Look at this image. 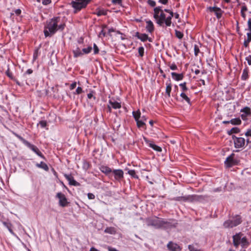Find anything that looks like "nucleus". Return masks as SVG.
<instances>
[{
  "mask_svg": "<svg viewBox=\"0 0 251 251\" xmlns=\"http://www.w3.org/2000/svg\"><path fill=\"white\" fill-rule=\"evenodd\" d=\"M60 20V18L59 17H56L47 21L44 30L45 37L51 36L57 30H63L64 29L65 24L64 23L58 24Z\"/></svg>",
  "mask_w": 251,
  "mask_h": 251,
  "instance_id": "obj_1",
  "label": "nucleus"
},
{
  "mask_svg": "<svg viewBox=\"0 0 251 251\" xmlns=\"http://www.w3.org/2000/svg\"><path fill=\"white\" fill-rule=\"evenodd\" d=\"M147 225L153 226L155 228L166 227L169 224L167 221L159 219L156 217H149L145 220Z\"/></svg>",
  "mask_w": 251,
  "mask_h": 251,
  "instance_id": "obj_2",
  "label": "nucleus"
},
{
  "mask_svg": "<svg viewBox=\"0 0 251 251\" xmlns=\"http://www.w3.org/2000/svg\"><path fill=\"white\" fill-rule=\"evenodd\" d=\"M153 18L156 20V23L162 26L164 23L166 24V16L160 6L155 7L153 9Z\"/></svg>",
  "mask_w": 251,
  "mask_h": 251,
  "instance_id": "obj_3",
  "label": "nucleus"
},
{
  "mask_svg": "<svg viewBox=\"0 0 251 251\" xmlns=\"http://www.w3.org/2000/svg\"><path fill=\"white\" fill-rule=\"evenodd\" d=\"M14 134L16 137H17L21 141L23 142V143L27 147L31 149L33 151H34L37 155L40 156L41 157L44 158V156L42 153V152L40 151L39 149L34 145L30 144L29 142L25 140L22 136L18 135L17 133H14Z\"/></svg>",
  "mask_w": 251,
  "mask_h": 251,
  "instance_id": "obj_4",
  "label": "nucleus"
},
{
  "mask_svg": "<svg viewBox=\"0 0 251 251\" xmlns=\"http://www.w3.org/2000/svg\"><path fill=\"white\" fill-rule=\"evenodd\" d=\"M241 222L242 219L240 216L236 215L232 219L225 221L223 226L225 228H232L239 225Z\"/></svg>",
  "mask_w": 251,
  "mask_h": 251,
  "instance_id": "obj_5",
  "label": "nucleus"
},
{
  "mask_svg": "<svg viewBox=\"0 0 251 251\" xmlns=\"http://www.w3.org/2000/svg\"><path fill=\"white\" fill-rule=\"evenodd\" d=\"M89 0H75L72 1L73 8L75 9V12L80 11L85 8L88 3Z\"/></svg>",
  "mask_w": 251,
  "mask_h": 251,
  "instance_id": "obj_6",
  "label": "nucleus"
},
{
  "mask_svg": "<svg viewBox=\"0 0 251 251\" xmlns=\"http://www.w3.org/2000/svg\"><path fill=\"white\" fill-rule=\"evenodd\" d=\"M234 147L236 149L243 148L245 144V139L242 137H237L235 135L232 136Z\"/></svg>",
  "mask_w": 251,
  "mask_h": 251,
  "instance_id": "obj_7",
  "label": "nucleus"
},
{
  "mask_svg": "<svg viewBox=\"0 0 251 251\" xmlns=\"http://www.w3.org/2000/svg\"><path fill=\"white\" fill-rule=\"evenodd\" d=\"M56 197L59 199V204L62 207H65L68 205L69 202L65 195L61 192L57 193Z\"/></svg>",
  "mask_w": 251,
  "mask_h": 251,
  "instance_id": "obj_8",
  "label": "nucleus"
},
{
  "mask_svg": "<svg viewBox=\"0 0 251 251\" xmlns=\"http://www.w3.org/2000/svg\"><path fill=\"white\" fill-rule=\"evenodd\" d=\"M207 9L210 12H214L218 19H220L221 18L223 11L221 10L220 8L214 6L209 7L207 8Z\"/></svg>",
  "mask_w": 251,
  "mask_h": 251,
  "instance_id": "obj_9",
  "label": "nucleus"
},
{
  "mask_svg": "<svg viewBox=\"0 0 251 251\" xmlns=\"http://www.w3.org/2000/svg\"><path fill=\"white\" fill-rule=\"evenodd\" d=\"M135 36L142 42H146L147 40L150 42L152 41V39L149 37L148 35L145 33H140L138 32H136Z\"/></svg>",
  "mask_w": 251,
  "mask_h": 251,
  "instance_id": "obj_10",
  "label": "nucleus"
},
{
  "mask_svg": "<svg viewBox=\"0 0 251 251\" xmlns=\"http://www.w3.org/2000/svg\"><path fill=\"white\" fill-rule=\"evenodd\" d=\"M112 172L114 178L117 180L120 181L124 177V172L121 169L114 170Z\"/></svg>",
  "mask_w": 251,
  "mask_h": 251,
  "instance_id": "obj_11",
  "label": "nucleus"
},
{
  "mask_svg": "<svg viewBox=\"0 0 251 251\" xmlns=\"http://www.w3.org/2000/svg\"><path fill=\"white\" fill-rule=\"evenodd\" d=\"M201 198V196L188 195L184 196L183 201L193 202L199 201Z\"/></svg>",
  "mask_w": 251,
  "mask_h": 251,
  "instance_id": "obj_12",
  "label": "nucleus"
},
{
  "mask_svg": "<svg viewBox=\"0 0 251 251\" xmlns=\"http://www.w3.org/2000/svg\"><path fill=\"white\" fill-rule=\"evenodd\" d=\"M167 248L170 251H180L181 250V248L179 246L171 241L169 242L168 244Z\"/></svg>",
  "mask_w": 251,
  "mask_h": 251,
  "instance_id": "obj_13",
  "label": "nucleus"
},
{
  "mask_svg": "<svg viewBox=\"0 0 251 251\" xmlns=\"http://www.w3.org/2000/svg\"><path fill=\"white\" fill-rule=\"evenodd\" d=\"M234 156V154L232 153L230 155L226 158V161H225V164L226 167H230L235 164V161L233 159Z\"/></svg>",
  "mask_w": 251,
  "mask_h": 251,
  "instance_id": "obj_14",
  "label": "nucleus"
},
{
  "mask_svg": "<svg viewBox=\"0 0 251 251\" xmlns=\"http://www.w3.org/2000/svg\"><path fill=\"white\" fill-rule=\"evenodd\" d=\"M144 140L145 141V142L149 144V146L152 148L154 150L161 152L162 151V149L160 147L158 146L155 144H154L153 143L150 142L147 138L144 137Z\"/></svg>",
  "mask_w": 251,
  "mask_h": 251,
  "instance_id": "obj_15",
  "label": "nucleus"
},
{
  "mask_svg": "<svg viewBox=\"0 0 251 251\" xmlns=\"http://www.w3.org/2000/svg\"><path fill=\"white\" fill-rule=\"evenodd\" d=\"M242 235L241 233H239L233 236V243L235 247H237L240 244Z\"/></svg>",
  "mask_w": 251,
  "mask_h": 251,
  "instance_id": "obj_16",
  "label": "nucleus"
},
{
  "mask_svg": "<svg viewBox=\"0 0 251 251\" xmlns=\"http://www.w3.org/2000/svg\"><path fill=\"white\" fill-rule=\"evenodd\" d=\"M65 177L67 179V180L69 182V184L74 186H78L79 185V183L76 181L73 176L71 175H67L65 174L64 175Z\"/></svg>",
  "mask_w": 251,
  "mask_h": 251,
  "instance_id": "obj_17",
  "label": "nucleus"
},
{
  "mask_svg": "<svg viewBox=\"0 0 251 251\" xmlns=\"http://www.w3.org/2000/svg\"><path fill=\"white\" fill-rule=\"evenodd\" d=\"M181 101L185 102L189 105L191 104L190 99L188 97L187 92H182L180 95Z\"/></svg>",
  "mask_w": 251,
  "mask_h": 251,
  "instance_id": "obj_18",
  "label": "nucleus"
},
{
  "mask_svg": "<svg viewBox=\"0 0 251 251\" xmlns=\"http://www.w3.org/2000/svg\"><path fill=\"white\" fill-rule=\"evenodd\" d=\"M164 11L169 13V16L166 18V25L170 26L172 24V18L174 16V13L169 9H165Z\"/></svg>",
  "mask_w": 251,
  "mask_h": 251,
  "instance_id": "obj_19",
  "label": "nucleus"
},
{
  "mask_svg": "<svg viewBox=\"0 0 251 251\" xmlns=\"http://www.w3.org/2000/svg\"><path fill=\"white\" fill-rule=\"evenodd\" d=\"M147 25L146 26L147 30L150 33H152L154 31V25L153 23L149 20L146 22Z\"/></svg>",
  "mask_w": 251,
  "mask_h": 251,
  "instance_id": "obj_20",
  "label": "nucleus"
},
{
  "mask_svg": "<svg viewBox=\"0 0 251 251\" xmlns=\"http://www.w3.org/2000/svg\"><path fill=\"white\" fill-rule=\"evenodd\" d=\"M171 75L173 78L176 80V81L182 80L184 76L183 74H177L175 72H172L171 73Z\"/></svg>",
  "mask_w": 251,
  "mask_h": 251,
  "instance_id": "obj_21",
  "label": "nucleus"
},
{
  "mask_svg": "<svg viewBox=\"0 0 251 251\" xmlns=\"http://www.w3.org/2000/svg\"><path fill=\"white\" fill-rule=\"evenodd\" d=\"M249 69L247 67L245 68L243 70L242 75H241V79L243 80H246L249 78Z\"/></svg>",
  "mask_w": 251,
  "mask_h": 251,
  "instance_id": "obj_22",
  "label": "nucleus"
},
{
  "mask_svg": "<svg viewBox=\"0 0 251 251\" xmlns=\"http://www.w3.org/2000/svg\"><path fill=\"white\" fill-rule=\"evenodd\" d=\"M109 103L110 104V106H108L109 111H110L111 110V107L114 109L120 108L121 107L120 103L118 102L117 101L112 102L111 101H110Z\"/></svg>",
  "mask_w": 251,
  "mask_h": 251,
  "instance_id": "obj_23",
  "label": "nucleus"
},
{
  "mask_svg": "<svg viewBox=\"0 0 251 251\" xmlns=\"http://www.w3.org/2000/svg\"><path fill=\"white\" fill-rule=\"evenodd\" d=\"M100 170L103 173L108 175V174L111 173L112 171L111 169L105 166H101L100 167Z\"/></svg>",
  "mask_w": 251,
  "mask_h": 251,
  "instance_id": "obj_24",
  "label": "nucleus"
},
{
  "mask_svg": "<svg viewBox=\"0 0 251 251\" xmlns=\"http://www.w3.org/2000/svg\"><path fill=\"white\" fill-rule=\"evenodd\" d=\"M104 232L110 234H115L116 233V229L114 227H107L105 229Z\"/></svg>",
  "mask_w": 251,
  "mask_h": 251,
  "instance_id": "obj_25",
  "label": "nucleus"
},
{
  "mask_svg": "<svg viewBox=\"0 0 251 251\" xmlns=\"http://www.w3.org/2000/svg\"><path fill=\"white\" fill-rule=\"evenodd\" d=\"M36 166L38 168H42L46 171H48L49 169L48 165L43 162H41L40 163H37Z\"/></svg>",
  "mask_w": 251,
  "mask_h": 251,
  "instance_id": "obj_26",
  "label": "nucleus"
},
{
  "mask_svg": "<svg viewBox=\"0 0 251 251\" xmlns=\"http://www.w3.org/2000/svg\"><path fill=\"white\" fill-rule=\"evenodd\" d=\"M240 244L241 245L243 248H246L249 246V243L246 237H244L243 238H241Z\"/></svg>",
  "mask_w": 251,
  "mask_h": 251,
  "instance_id": "obj_27",
  "label": "nucleus"
},
{
  "mask_svg": "<svg viewBox=\"0 0 251 251\" xmlns=\"http://www.w3.org/2000/svg\"><path fill=\"white\" fill-rule=\"evenodd\" d=\"M247 39L245 40L244 42V45L245 47L249 46L250 42L251 41V32L247 33Z\"/></svg>",
  "mask_w": 251,
  "mask_h": 251,
  "instance_id": "obj_28",
  "label": "nucleus"
},
{
  "mask_svg": "<svg viewBox=\"0 0 251 251\" xmlns=\"http://www.w3.org/2000/svg\"><path fill=\"white\" fill-rule=\"evenodd\" d=\"M172 90V85L171 83H167V86L166 88V94H167L168 98L170 97V94Z\"/></svg>",
  "mask_w": 251,
  "mask_h": 251,
  "instance_id": "obj_29",
  "label": "nucleus"
},
{
  "mask_svg": "<svg viewBox=\"0 0 251 251\" xmlns=\"http://www.w3.org/2000/svg\"><path fill=\"white\" fill-rule=\"evenodd\" d=\"M230 123L233 125H238L241 123V121L239 118H235L230 120Z\"/></svg>",
  "mask_w": 251,
  "mask_h": 251,
  "instance_id": "obj_30",
  "label": "nucleus"
},
{
  "mask_svg": "<svg viewBox=\"0 0 251 251\" xmlns=\"http://www.w3.org/2000/svg\"><path fill=\"white\" fill-rule=\"evenodd\" d=\"M240 132V129L237 127L232 128L229 131H228V134L231 135L232 133H237Z\"/></svg>",
  "mask_w": 251,
  "mask_h": 251,
  "instance_id": "obj_31",
  "label": "nucleus"
},
{
  "mask_svg": "<svg viewBox=\"0 0 251 251\" xmlns=\"http://www.w3.org/2000/svg\"><path fill=\"white\" fill-rule=\"evenodd\" d=\"M73 52L75 57H77L83 54V53L78 48H77L75 50H74Z\"/></svg>",
  "mask_w": 251,
  "mask_h": 251,
  "instance_id": "obj_32",
  "label": "nucleus"
},
{
  "mask_svg": "<svg viewBox=\"0 0 251 251\" xmlns=\"http://www.w3.org/2000/svg\"><path fill=\"white\" fill-rule=\"evenodd\" d=\"M140 112L139 110H138L137 111H133V116L135 120V121H137V120H139L140 117Z\"/></svg>",
  "mask_w": 251,
  "mask_h": 251,
  "instance_id": "obj_33",
  "label": "nucleus"
},
{
  "mask_svg": "<svg viewBox=\"0 0 251 251\" xmlns=\"http://www.w3.org/2000/svg\"><path fill=\"white\" fill-rule=\"evenodd\" d=\"M180 87H181L182 92H187L188 89L186 87V82H184L183 83H180L179 84Z\"/></svg>",
  "mask_w": 251,
  "mask_h": 251,
  "instance_id": "obj_34",
  "label": "nucleus"
},
{
  "mask_svg": "<svg viewBox=\"0 0 251 251\" xmlns=\"http://www.w3.org/2000/svg\"><path fill=\"white\" fill-rule=\"evenodd\" d=\"M92 50L91 47L89 46L87 48H84L82 49V51L83 54H88L90 53Z\"/></svg>",
  "mask_w": 251,
  "mask_h": 251,
  "instance_id": "obj_35",
  "label": "nucleus"
},
{
  "mask_svg": "<svg viewBox=\"0 0 251 251\" xmlns=\"http://www.w3.org/2000/svg\"><path fill=\"white\" fill-rule=\"evenodd\" d=\"M175 34H176V37H177L179 39H182L183 36V33L181 32L178 31V30L175 31Z\"/></svg>",
  "mask_w": 251,
  "mask_h": 251,
  "instance_id": "obj_36",
  "label": "nucleus"
},
{
  "mask_svg": "<svg viewBox=\"0 0 251 251\" xmlns=\"http://www.w3.org/2000/svg\"><path fill=\"white\" fill-rule=\"evenodd\" d=\"M137 123V125L138 127H143L145 124L142 120H137V121H136Z\"/></svg>",
  "mask_w": 251,
  "mask_h": 251,
  "instance_id": "obj_37",
  "label": "nucleus"
},
{
  "mask_svg": "<svg viewBox=\"0 0 251 251\" xmlns=\"http://www.w3.org/2000/svg\"><path fill=\"white\" fill-rule=\"evenodd\" d=\"M128 173L129 175L131 176L132 177H133L134 178H138V176L136 174V172H135V170H129L128 172Z\"/></svg>",
  "mask_w": 251,
  "mask_h": 251,
  "instance_id": "obj_38",
  "label": "nucleus"
},
{
  "mask_svg": "<svg viewBox=\"0 0 251 251\" xmlns=\"http://www.w3.org/2000/svg\"><path fill=\"white\" fill-rule=\"evenodd\" d=\"M138 53L141 57H143L144 54V48L143 47H140L138 48Z\"/></svg>",
  "mask_w": 251,
  "mask_h": 251,
  "instance_id": "obj_39",
  "label": "nucleus"
},
{
  "mask_svg": "<svg viewBox=\"0 0 251 251\" xmlns=\"http://www.w3.org/2000/svg\"><path fill=\"white\" fill-rule=\"evenodd\" d=\"M106 14H107L106 11L104 10H100L97 12V15L98 16H100L101 15H106Z\"/></svg>",
  "mask_w": 251,
  "mask_h": 251,
  "instance_id": "obj_40",
  "label": "nucleus"
},
{
  "mask_svg": "<svg viewBox=\"0 0 251 251\" xmlns=\"http://www.w3.org/2000/svg\"><path fill=\"white\" fill-rule=\"evenodd\" d=\"M242 111L245 112L247 115H250L251 114V109L249 107L244 108Z\"/></svg>",
  "mask_w": 251,
  "mask_h": 251,
  "instance_id": "obj_41",
  "label": "nucleus"
},
{
  "mask_svg": "<svg viewBox=\"0 0 251 251\" xmlns=\"http://www.w3.org/2000/svg\"><path fill=\"white\" fill-rule=\"evenodd\" d=\"M14 13H10V16L12 17L13 15H14V14H15L17 16H19L21 13V10L20 9H17L15 10L14 11Z\"/></svg>",
  "mask_w": 251,
  "mask_h": 251,
  "instance_id": "obj_42",
  "label": "nucleus"
},
{
  "mask_svg": "<svg viewBox=\"0 0 251 251\" xmlns=\"http://www.w3.org/2000/svg\"><path fill=\"white\" fill-rule=\"evenodd\" d=\"M147 3L151 7H154L156 5V2L153 0H148Z\"/></svg>",
  "mask_w": 251,
  "mask_h": 251,
  "instance_id": "obj_43",
  "label": "nucleus"
},
{
  "mask_svg": "<svg viewBox=\"0 0 251 251\" xmlns=\"http://www.w3.org/2000/svg\"><path fill=\"white\" fill-rule=\"evenodd\" d=\"M94 53L95 54H98L99 52V49L96 44H94Z\"/></svg>",
  "mask_w": 251,
  "mask_h": 251,
  "instance_id": "obj_44",
  "label": "nucleus"
},
{
  "mask_svg": "<svg viewBox=\"0 0 251 251\" xmlns=\"http://www.w3.org/2000/svg\"><path fill=\"white\" fill-rule=\"evenodd\" d=\"M38 51H39V49H37L36 50H35L34 51V52L33 53V59L34 60H36L38 57Z\"/></svg>",
  "mask_w": 251,
  "mask_h": 251,
  "instance_id": "obj_45",
  "label": "nucleus"
},
{
  "mask_svg": "<svg viewBox=\"0 0 251 251\" xmlns=\"http://www.w3.org/2000/svg\"><path fill=\"white\" fill-rule=\"evenodd\" d=\"M173 200L176 201H183L184 196L177 197L173 198Z\"/></svg>",
  "mask_w": 251,
  "mask_h": 251,
  "instance_id": "obj_46",
  "label": "nucleus"
},
{
  "mask_svg": "<svg viewBox=\"0 0 251 251\" xmlns=\"http://www.w3.org/2000/svg\"><path fill=\"white\" fill-rule=\"evenodd\" d=\"M39 124L42 127H45L47 126V122L46 121H41Z\"/></svg>",
  "mask_w": 251,
  "mask_h": 251,
  "instance_id": "obj_47",
  "label": "nucleus"
},
{
  "mask_svg": "<svg viewBox=\"0 0 251 251\" xmlns=\"http://www.w3.org/2000/svg\"><path fill=\"white\" fill-rule=\"evenodd\" d=\"M170 68L172 70H176L177 69V67L175 63H173L171 65H170Z\"/></svg>",
  "mask_w": 251,
  "mask_h": 251,
  "instance_id": "obj_48",
  "label": "nucleus"
},
{
  "mask_svg": "<svg viewBox=\"0 0 251 251\" xmlns=\"http://www.w3.org/2000/svg\"><path fill=\"white\" fill-rule=\"evenodd\" d=\"M246 60L249 65H251V55H250L246 57Z\"/></svg>",
  "mask_w": 251,
  "mask_h": 251,
  "instance_id": "obj_49",
  "label": "nucleus"
},
{
  "mask_svg": "<svg viewBox=\"0 0 251 251\" xmlns=\"http://www.w3.org/2000/svg\"><path fill=\"white\" fill-rule=\"evenodd\" d=\"M83 92L82 91V89L81 87H78L76 89V93L77 94H80L81 93H82Z\"/></svg>",
  "mask_w": 251,
  "mask_h": 251,
  "instance_id": "obj_50",
  "label": "nucleus"
},
{
  "mask_svg": "<svg viewBox=\"0 0 251 251\" xmlns=\"http://www.w3.org/2000/svg\"><path fill=\"white\" fill-rule=\"evenodd\" d=\"M88 198L90 200L94 199L95 197V195L92 193H88Z\"/></svg>",
  "mask_w": 251,
  "mask_h": 251,
  "instance_id": "obj_51",
  "label": "nucleus"
},
{
  "mask_svg": "<svg viewBox=\"0 0 251 251\" xmlns=\"http://www.w3.org/2000/svg\"><path fill=\"white\" fill-rule=\"evenodd\" d=\"M94 92L92 91L91 93L87 94V97L88 99H91L92 98L95 99V97H94Z\"/></svg>",
  "mask_w": 251,
  "mask_h": 251,
  "instance_id": "obj_52",
  "label": "nucleus"
},
{
  "mask_svg": "<svg viewBox=\"0 0 251 251\" xmlns=\"http://www.w3.org/2000/svg\"><path fill=\"white\" fill-rule=\"evenodd\" d=\"M112 2L113 4H120L122 3V0H112Z\"/></svg>",
  "mask_w": 251,
  "mask_h": 251,
  "instance_id": "obj_53",
  "label": "nucleus"
},
{
  "mask_svg": "<svg viewBox=\"0 0 251 251\" xmlns=\"http://www.w3.org/2000/svg\"><path fill=\"white\" fill-rule=\"evenodd\" d=\"M4 225L6 226L7 227V228H8V230L11 233H13V230L11 229L10 226H11V225H9V224H6V223H3Z\"/></svg>",
  "mask_w": 251,
  "mask_h": 251,
  "instance_id": "obj_54",
  "label": "nucleus"
},
{
  "mask_svg": "<svg viewBox=\"0 0 251 251\" xmlns=\"http://www.w3.org/2000/svg\"><path fill=\"white\" fill-rule=\"evenodd\" d=\"M248 25L249 30L250 31V32H251V18H250L248 20Z\"/></svg>",
  "mask_w": 251,
  "mask_h": 251,
  "instance_id": "obj_55",
  "label": "nucleus"
},
{
  "mask_svg": "<svg viewBox=\"0 0 251 251\" xmlns=\"http://www.w3.org/2000/svg\"><path fill=\"white\" fill-rule=\"evenodd\" d=\"M76 82H74V83L71 84V86H70L71 90H73L74 89H75V87H76Z\"/></svg>",
  "mask_w": 251,
  "mask_h": 251,
  "instance_id": "obj_56",
  "label": "nucleus"
},
{
  "mask_svg": "<svg viewBox=\"0 0 251 251\" xmlns=\"http://www.w3.org/2000/svg\"><path fill=\"white\" fill-rule=\"evenodd\" d=\"M194 50H195V55H197L198 53L200 51V50H199L198 47L197 46H195Z\"/></svg>",
  "mask_w": 251,
  "mask_h": 251,
  "instance_id": "obj_57",
  "label": "nucleus"
},
{
  "mask_svg": "<svg viewBox=\"0 0 251 251\" xmlns=\"http://www.w3.org/2000/svg\"><path fill=\"white\" fill-rule=\"evenodd\" d=\"M51 2V0H43L42 3L44 5H47Z\"/></svg>",
  "mask_w": 251,
  "mask_h": 251,
  "instance_id": "obj_58",
  "label": "nucleus"
},
{
  "mask_svg": "<svg viewBox=\"0 0 251 251\" xmlns=\"http://www.w3.org/2000/svg\"><path fill=\"white\" fill-rule=\"evenodd\" d=\"M6 75L8 77L12 78V74L9 71V69L7 70V71L6 72Z\"/></svg>",
  "mask_w": 251,
  "mask_h": 251,
  "instance_id": "obj_59",
  "label": "nucleus"
},
{
  "mask_svg": "<svg viewBox=\"0 0 251 251\" xmlns=\"http://www.w3.org/2000/svg\"><path fill=\"white\" fill-rule=\"evenodd\" d=\"M245 134L246 136L251 137V129H248Z\"/></svg>",
  "mask_w": 251,
  "mask_h": 251,
  "instance_id": "obj_60",
  "label": "nucleus"
},
{
  "mask_svg": "<svg viewBox=\"0 0 251 251\" xmlns=\"http://www.w3.org/2000/svg\"><path fill=\"white\" fill-rule=\"evenodd\" d=\"M107 249H108V251H119L117 250H116V249L112 248L109 246L107 247Z\"/></svg>",
  "mask_w": 251,
  "mask_h": 251,
  "instance_id": "obj_61",
  "label": "nucleus"
},
{
  "mask_svg": "<svg viewBox=\"0 0 251 251\" xmlns=\"http://www.w3.org/2000/svg\"><path fill=\"white\" fill-rule=\"evenodd\" d=\"M168 0H159V2L163 4H166L168 3Z\"/></svg>",
  "mask_w": 251,
  "mask_h": 251,
  "instance_id": "obj_62",
  "label": "nucleus"
},
{
  "mask_svg": "<svg viewBox=\"0 0 251 251\" xmlns=\"http://www.w3.org/2000/svg\"><path fill=\"white\" fill-rule=\"evenodd\" d=\"M102 35L103 36H105V32L103 30H101V31L99 33V36L101 37V36Z\"/></svg>",
  "mask_w": 251,
  "mask_h": 251,
  "instance_id": "obj_63",
  "label": "nucleus"
},
{
  "mask_svg": "<svg viewBox=\"0 0 251 251\" xmlns=\"http://www.w3.org/2000/svg\"><path fill=\"white\" fill-rule=\"evenodd\" d=\"M32 72H33L32 70V69H28V70L26 71L25 74H28V75H30V74H32Z\"/></svg>",
  "mask_w": 251,
  "mask_h": 251,
  "instance_id": "obj_64",
  "label": "nucleus"
}]
</instances>
